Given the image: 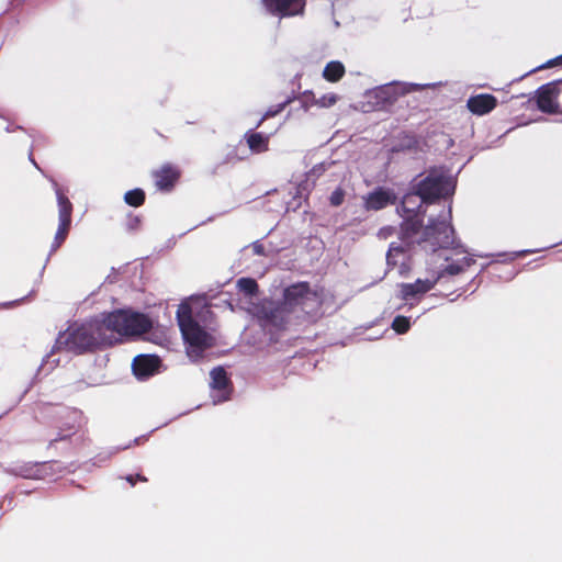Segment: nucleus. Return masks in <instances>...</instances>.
I'll list each match as a JSON object with an SVG mask.
<instances>
[{"label": "nucleus", "mask_w": 562, "mask_h": 562, "mask_svg": "<svg viewBox=\"0 0 562 562\" xmlns=\"http://www.w3.org/2000/svg\"><path fill=\"white\" fill-rule=\"evenodd\" d=\"M323 301L308 282L300 281L283 290L282 301L270 311L265 312V318L272 326L283 329L289 324L314 322L322 308Z\"/></svg>", "instance_id": "nucleus-1"}, {"label": "nucleus", "mask_w": 562, "mask_h": 562, "mask_svg": "<svg viewBox=\"0 0 562 562\" xmlns=\"http://www.w3.org/2000/svg\"><path fill=\"white\" fill-rule=\"evenodd\" d=\"M103 346H111V337L104 336L99 319L82 324H72L56 339L57 350H65L76 355L93 351Z\"/></svg>", "instance_id": "nucleus-2"}, {"label": "nucleus", "mask_w": 562, "mask_h": 562, "mask_svg": "<svg viewBox=\"0 0 562 562\" xmlns=\"http://www.w3.org/2000/svg\"><path fill=\"white\" fill-rule=\"evenodd\" d=\"M99 321L104 336L111 337V345L113 344L114 334L139 336L148 333L153 327L151 321L145 314L124 310L111 312Z\"/></svg>", "instance_id": "nucleus-3"}, {"label": "nucleus", "mask_w": 562, "mask_h": 562, "mask_svg": "<svg viewBox=\"0 0 562 562\" xmlns=\"http://www.w3.org/2000/svg\"><path fill=\"white\" fill-rule=\"evenodd\" d=\"M453 193V186L450 177L446 176L442 170L431 169L428 175L413 186V192L404 196L402 201V210L409 212L407 204L417 195L425 203H432L441 198H446Z\"/></svg>", "instance_id": "nucleus-4"}, {"label": "nucleus", "mask_w": 562, "mask_h": 562, "mask_svg": "<svg viewBox=\"0 0 562 562\" xmlns=\"http://www.w3.org/2000/svg\"><path fill=\"white\" fill-rule=\"evenodd\" d=\"M450 210L447 215L430 218L423 231L419 243H424L425 247H428L434 254L438 250L446 252L449 248H454V228L450 223Z\"/></svg>", "instance_id": "nucleus-5"}, {"label": "nucleus", "mask_w": 562, "mask_h": 562, "mask_svg": "<svg viewBox=\"0 0 562 562\" xmlns=\"http://www.w3.org/2000/svg\"><path fill=\"white\" fill-rule=\"evenodd\" d=\"M177 322L186 342L191 347L204 350L212 346V337L192 317V307L188 303H181L177 310Z\"/></svg>", "instance_id": "nucleus-6"}, {"label": "nucleus", "mask_w": 562, "mask_h": 562, "mask_svg": "<svg viewBox=\"0 0 562 562\" xmlns=\"http://www.w3.org/2000/svg\"><path fill=\"white\" fill-rule=\"evenodd\" d=\"M56 195L59 224L50 246V254L55 252L64 244L71 226L72 203L60 189L56 190Z\"/></svg>", "instance_id": "nucleus-7"}, {"label": "nucleus", "mask_w": 562, "mask_h": 562, "mask_svg": "<svg viewBox=\"0 0 562 562\" xmlns=\"http://www.w3.org/2000/svg\"><path fill=\"white\" fill-rule=\"evenodd\" d=\"M181 175L182 171L179 166L171 162L162 164L150 173L156 190L164 193H169L176 188Z\"/></svg>", "instance_id": "nucleus-8"}, {"label": "nucleus", "mask_w": 562, "mask_h": 562, "mask_svg": "<svg viewBox=\"0 0 562 562\" xmlns=\"http://www.w3.org/2000/svg\"><path fill=\"white\" fill-rule=\"evenodd\" d=\"M79 422L80 415L77 411L65 409L56 424L57 432L48 439V447L70 439L79 430Z\"/></svg>", "instance_id": "nucleus-9"}, {"label": "nucleus", "mask_w": 562, "mask_h": 562, "mask_svg": "<svg viewBox=\"0 0 562 562\" xmlns=\"http://www.w3.org/2000/svg\"><path fill=\"white\" fill-rule=\"evenodd\" d=\"M262 4L272 15L290 18L304 13L306 0H262Z\"/></svg>", "instance_id": "nucleus-10"}, {"label": "nucleus", "mask_w": 562, "mask_h": 562, "mask_svg": "<svg viewBox=\"0 0 562 562\" xmlns=\"http://www.w3.org/2000/svg\"><path fill=\"white\" fill-rule=\"evenodd\" d=\"M408 210L409 212H404L402 210V204L397 207V212L402 216H405L400 226V238L406 247H409L415 241V238L419 234L423 226V221L418 217L414 210L409 207Z\"/></svg>", "instance_id": "nucleus-11"}, {"label": "nucleus", "mask_w": 562, "mask_h": 562, "mask_svg": "<svg viewBox=\"0 0 562 562\" xmlns=\"http://www.w3.org/2000/svg\"><path fill=\"white\" fill-rule=\"evenodd\" d=\"M456 256L462 255L461 257L453 258L451 256L446 255V252H438L437 256L439 258H443L447 261V265L437 273L436 280L440 281L446 276H457L459 273L464 272L468 268H470L475 260L471 257L463 255L461 251H456Z\"/></svg>", "instance_id": "nucleus-12"}, {"label": "nucleus", "mask_w": 562, "mask_h": 562, "mask_svg": "<svg viewBox=\"0 0 562 562\" xmlns=\"http://www.w3.org/2000/svg\"><path fill=\"white\" fill-rule=\"evenodd\" d=\"M560 93L558 81H552L542 85L537 90V105L538 109L543 113L554 114L559 112L558 103L555 102L557 97Z\"/></svg>", "instance_id": "nucleus-13"}, {"label": "nucleus", "mask_w": 562, "mask_h": 562, "mask_svg": "<svg viewBox=\"0 0 562 562\" xmlns=\"http://www.w3.org/2000/svg\"><path fill=\"white\" fill-rule=\"evenodd\" d=\"M161 361L155 355H138L133 359L132 370L138 380H145L159 371Z\"/></svg>", "instance_id": "nucleus-14"}, {"label": "nucleus", "mask_w": 562, "mask_h": 562, "mask_svg": "<svg viewBox=\"0 0 562 562\" xmlns=\"http://www.w3.org/2000/svg\"><path fill=\"white\" fill-rule=\"evenodd\" d=\"M397 196L396 194L389 189L376 188L372 192L368 193L364 198V209L367 211H380L387 205H393L396 203Z\"/></svg>", "instance_id": "nucleus-15"}, {"label": "nucleus", "mask_w": 562, "mask_h": 562, "mask_svg": "<svg viewBox=\"0 0 562 562\" xmlns=\"http://www.w3.org/2000/svg\"><path fill=\"white\" fill-rule=\"evenodd\" d=\"M210 375V386L213 391L218 392V401L229 400L233 386L225 369L222 367H216L211 371Z\"/></svg>", "instance_id": "nucleus-16"}, {"label": "nucleus", "mask_w": 562, "mask_h": 562, "mask_svg": "<svg viewBox=\"0 0 562 562\" xmlns=\"http://www.w3.org/2000/svg\"><path fill=\"white\" fill-rule=\"evenodd\" d=\"M497 106V99L490 93L472 95L467 101V108L475 115H485Z\"/></svg>", "instance_id": "nucleus-17"}, {"label": "nucleus", "mask_w": 562, "mask_h": 562, "mask_svg": "<svg viewBox=\"0 0 562 562\" xmlns=\"http://www.w3.org/2000/svg\"><path fill=\"white\" fill-rule=\"evenodd\" d=\"M437 283L436 279H417L413 283H403L401 285V295L403 300H409L423 295L430 291Z\"/></svg>", "instance_id": "nucleus-18"}, {"label": "nucleus", "mask_w": 562, "mask_h": 562, "mask_svg": "<svg viewBox=\"0 0 562 562\" xmlns=\"http://www.w3.org/2000/svg\"><path fill=\"white\" fill-rule=\"evenodd\" d=\"M245 139L249 149L255 154H261L269 149V136L259 133L250 132L245 134Z\"/></svg>", "instance_id": "nucleus-19"}, {"label": "nucleus", "mask_w": 562, "mask_h": 562, "mask_svg": "<svg viewBox=\"0 0 562 562\" xmlns=\"http://www.w3.org/2000/svg\"><path fill=\"white\" fill-rule=\"evenodd\" d=\"M345 72L344 64L338 60H333L325 66L323 77L329 82H337L345 76Z\"/></svg>", "instance_id": "nucleus-20"}, {"label": "nucleus", "mask_w": 562, "mask_h": 562, "mask_svg": "<svg viewBox=\"0 0 562 562\" xmlns=\"http://www.w3.org/2000/svg\"><path fill=\"white\" fill-rule=\"evenodd\" d=\"M145 201L146 194L145 191L140 188L126 191L124 194V202L133 207H139L144 205Z\"/></svg>", "instance_id": "nucleus-21"}, {"label": "nucleus", "mask_w": 562, "mask_h": 562, "mask_svg": "<svg viewBox=\"0 0 562 562\" xmlns=\"http://www.w3.org/2000/svg\"><path fill=\"white\" fill-rule=\"evenodd\" d=\"M237 288L248 296H254L258 293V283L251 278H240L237 281Z\"/></svg>", "instance_id": "nucleus-22"}, {"label": "nucleus", "mask_w": 562, "mask_h": 562, "mask_svg": "<svg viewBox=\"0 0 562 562\" xmlns=\"http://www.w3.org/2000/svg\"><path fill=\"white\" fill-rule=\"evenodd\" d=\"M409 327H411V322H409V318L406 317V316L398 315L392 322V328L397 334H405V333H407Z\"/></svg>", "instance_id": "nucleus-23"}, {"label": "nucleus", "mask_w": 562, "mask_h": 562, "mask_svg": "<svg viewBox=\"0 0 562 562\" xmlns=\"http://www.w3.org/2000/svg\"><path fill=\"white\" fill-rule=\"evenodd\" d=\"M406 251V247L403 245H395L394 243L391 244L390 249L386 255V260L389 266H395L396 265V256L403 255Z\"/></svg>", "instance_id": "nucleus-24"}, {"label": "nucleus", "mask_w": 562, "mask_h": 562, "mask_svg": "<svg viewBox=\"0 0 562 562\" xmlns=\"http://www.w3.org/2000/svg\"><path fill=\"white\" fill-rule=\"evenodd\" d=\"M290 101L286 100L284 101L283 103H280L276 106H271L267 110V112L263 114V116L260 119V121L258 122V124L256 125V128H258L262 123L263 121H266L267 119L269 117H273L276 115H278L280 112L283 111V109L286 106V104L289 103Z\"/></svg>", "instance_id": "nucleus-25"}, {"label": "nucleus", "mask_w": 562, "mask_h": 562, "mask_svg": "<svg viewBox=\"0 0 562 562\" xmlns=\"http://www.w3.org/2000/svg\"><path fill=\"white\" fill-rule=\"evenodd\" d=\"M345 190L342 188H337L334 190L329 196L330 205L333 206H340L345 201Z\"/></svg>", "instance_id": "nucleus-26"}, {"label": "nucleus", "mask_w": 562, "mask_h": 562, "mask_svg": "<svg viewBox=\"0 0 562 562\" xmlns=\"http://www.w3.org/2000/svg\"><path fill=\"white\" fill-rule=\"evenodd\" d=\"M142 220L138 215L128 214L126 226L130 231H136L140 227Z\"/></svg>", "instance_id": "nucleus-27"}, {"label": "nucleus", "mask_w": 562, "mask_h": 562, "mask_svg": "<svg viewBox=\"0 0 562 562\" xmlns=\"http://www.w3.org/2000/svg\"><path fill=\"white\" fill-rule=\"evenodd\" d=\"M338 100V97L335 93H328L321 98L319 104L323 106H331L334 105Z\"/></svg>", "instance_id": "nucleus-28"}, {"label": "nucleus", "mask_w": 562, "mask_h": 562, "mask_svg": "<svg viewBox=\"0 0 562 562\" xmlns=\"http://www.w3.org/2000/svg\"><path fill=\"white\" fill-rule=\"evenodd\" d=\"M125 480L132 485L134 486L136 484V482H147V477L142 475V474H136V475H133V474H130V475H126L125 476Z\"/></svg>", "instance_id": "nucleus-29"}, {"label": "nucleus", "mask_w": 562, "mask_h": 562, "mask_svg": "<svg viewBox=\"0 0 562 562\" xmlns=\"http://www.w3.org/2000/svg\"><path fill=\"white\" fill-rule=\"evenodd\" d=\"M554 66H562V55L549 60L546 65L541 66L540 68H550Z\"/></svg>", "instance_id": "nucleus-30"}, {"label": "nucleus", "mask_w": 562, "mask_h": 562, "mask_svg": "<svg viewBox=\"0 0 562 562\" xmlns=\"http://www.w3.org/2000/svg\"><path fill=\"white\" fill-rule=\"evenodd\" d=\"M239 160V157L235 153V150L227 154L226 158L223 160V164L236 162Z\"/></svg>", "instance_id": "nucleus-31"}, {"label": "nucleus", "mask_w": 562, "mask_h": 562, "mask_svg": "<svg viewBox=\"0 0 562 562\" xmlns=\"http://www.w3.org/2000/svg\"><path fill=\"white\" fill-rule=\"evenodd\" d=\"M252 249L256 255H260V256L265 255V246L258 241L254 243Z\"/></svg>", "instance_id": "nucleus-32"}]
</instances>
